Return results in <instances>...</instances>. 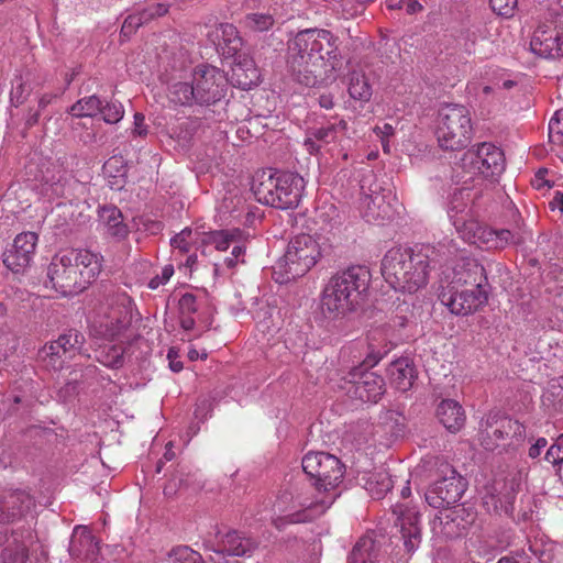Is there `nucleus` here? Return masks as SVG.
I'll return each mask as SVG.
<instances>
[{
	"instance_id": "1",
	"label": "nucleus",
	"mask_w": 563,
	"mask_h": 563,
	"mask_svg": "<svg viewBox=\"0 0 563 563\" xmlns=\"http://www.w3.org/2000/svg\"><path fill=\"white\" fill-rule=\"evenodd\" d=\"M301 464L303 472L313 479L312 486L291 497L287 515L275 521L277 528L285 523L312 520L324 514L339 496L336 488L342 483L344 466L336 456L325 452H309L302 457Z\"/></svg>"
},
{
	"instance_id": "2",
	"label": "nucleus",
	"mask_w": 563,
	"mask_h": 563,
	"mask_svg": "<svg viewBox=\"0 0 563 563\" xmlns=\"http://www.w3.org/2000/svg\"><path fill=\"white\" fill-rule=\"evenodd\" d=\"M287 64L307 87L333 82L342 67L338 38L328 30H302L288 42Z\"/></svg>"
},
{
	"instance_id": "3",
	"label": "nucleus",
	"mask_w": 563,
	"mask_h": 563,
	"mask_svg": "<svg viewBox=\"0 0 563 563\" xmlns=\"http://www.w3.org/2000/svg\"><path fill=\"white\" fill-rule=\"evenodd\" d=\"M102 256L86 249L58 252L47 267V285L62 296H74L88 288L102 271Z\"/></svg>"
},
{
	"instance_id": "4",
	"label": "nucleus",
	"mask_w": 563,
	"mask_h": 563,
	"mask_svg": "<svg viewBox=\"0 0 563 563\" xmlns=\"http://www.w3.org/2000/svg\"><path fill=\"white\" fill-rule=\"evenodd\" d=\"M434 253L429 245L417 250L393 247L382 261V274L395 290L415 294L428 284Z\"/></svg>"
},
{
	"instance_id": "5",
	"label": "nucleus",
	"mask_w": 563,
	"mask_h": 563,
	"mask_svg": "<svg viewBox=\"0 0 563 563\" xmlns=\"http://www.w3.org/2000/svg\"><path fill=\"white\" fill-rule=\"evenodd\" d=\"M133 302L123 294L119 295L102 309L91 325V335L95 340H103L97 343L95 358L107 367H118L123 362V347L112 343L130 327L132 321Z\"/></svg>"
},
{
	"instance_id": "6",
	"label": "nucleus",
	"mask_w": 563,
	"mask_h": 563,
	"mask_svg": "<svg viewBox=\"0 0 563 563\" xmlns=\"http://www.w3.org/2000/svg\"><path fill=\"white\" fill-rule=\"evenodd\" d=\"M369 280V271L363 266H352L333 275L320 295L322 316L338 320L354 311L362 302Z\"/></svg>"
},
{
	"instance_id": "7",
	"label": "nucleus",
	"mask_w": 563,
	"mask_h": 563,
	"mask_svg": "<svg viewBox=\"0 0 563 563\" xmlns=\"http://www.w3.org/2000/svg\"><path fill=\"white\" fill-rule=\"evenodd\" d=\"M448 213L461 239L479 249H504L515 242V236L509 230H494L473 219L471 209L464 201V190L454 194Z\"/></svg>"
},
{
	"instance_id": "8",
	"label": "nucleus",
	"mask_w": 563,
	"mask_h": 563,
	"mask_svg": "<svg viewBox=\"0 0 563 563\" xmlns=\"http://www.w3.org/2000/svg\"><path fill=\"white\" fill-rule=\"evenodd\" d=\"M322 257L319 239L301 233L291 238L286 250L272 267L273 279L280 285L305 276Z\"/></svg>"
},
{
	"instance_id": "9",
	"label": "nucleus",
	"mask_w": 563,
	"mask_h": 563,
	"mask_svg": "<svg viewBox=\"0 0 563 563\" xmlns=\"http://www.w3.org/2000/svg\"><path fill=\"white\" fill-rule=\"evenodd\" d=\"M473 123L468 109L461 104H445L438 114L437 140L444 150L466 147L473 137Z\"/></svg>"
},
{
	"instance_id": "10",
	"label": "nucleus",
	"mask_w": 563,
	"mask_h": 563,
	"mask_svg": "<svg viewBox=\"0 0 563 563\" xmlns=\"http://www.w3.org/2000/svg\"><path fill=\"white\" fill-rule=\"evenodd\" d=\"M441 473L443 477L434 482L426 493V501L433 508L444 509L439 517L441 522L443 519L454 521L455 515L463 509L449 510L448 508L461 499L465 492V483L448 463L441 464Z\"/></svg>"
},
{
	"instance_id": "11",
	"label": "nucleus",
	"mask_w": 563,
	"mask_h": 563,
	"mask_svg": "<svg viewBox=\"0 0 563 563\" xmlns=\"http://www.w3.org/2000/svg\"><path fill=\"white\" fill-rule=\"evenodd\" d=\"M489 287L457 286L451 288L442 284L439 288V300L451 313L468 316L485 306L488 301Z\"/></svg>"
},
{
	"instance_id": "12",
	"label": "nucleus",
	"mask_w": 563,
	"mask_h": 563,
	"mask_svg": "<svg viewBox=\"0 0 563 563\" xmlns=\"http://www.w3.org/2000/svg\"><path fill=\"white\" fill-rule=\"evenodd\" d=\"M365 190V183L362 185ZM399 202L391 189L382 188L378 184L371 185L361 199V212L367 222L382 224L391 220L397 213Z\"/></svg>"
},
{
	"instance_id": "13",
	"label": "nucleus",
	"mask_w": 563,
	"mask_h": 563,
	"mask_svg": "<svg viewBox=\"0 0 563 563\" xmlns=\"http://www.w3.org/2000/svg\"><path fill=\"white\" fill-rule=\"evenodd\" d=\"M340 385L349 395L364 402H377L384 394V379L362 364L352 368Z\"/></svg>"
},
{
	"instance_id": "14",
	"label": "nucleus",
	"mask_w": 563,
	"mask_h": 563,
	"mask_svg": "<svg viewBox=\"0 0 563 563\" xmlns=\"http://www.w3.org/2000/svg\"><path fill=\"white\" fill-rule=\"evenodd\" d=\"M563 8V0H560ZM531 52L542 58L563 57V16L539 25L530 41Z\"/></svg>"
},
{
	"instance_id": "15",
	"label": "nucleus",
	"mask_w": 563,
	"mask_h": 563,
	"mask_svg": "<svg viewBox=\"0 0 563 563\" xmlns=\"http://www.w3.org/2000/svg\"><path fill=\"white\" fill-rule=\"evenodd\" d=\"M191 81L200 104L216 102L223 96L224 76L213 66H197L191 74Z\"/></svg>"
},
{
	"instance_id": "16",
	"label": "nucleus",
	"mask_w": 563,
	"mask_h": 563,
	"mask_svg": "<svg viewBox=\"0 0 563 563\" xmlns=\"http://www.w3.org/2000/svg\"><path fill=\"white\" fill-rule=\"evenodd\" d=\"M465 165L470 164L474 173L484 177L499 176L505 169L504 153L490 143H482L476 151H468L464 155Z\"/></svg>"
},
{
	"instance_id": "17",
	"label": "nucleus",
	"mask_w": 563,
	"mask_h": 563,
	"mask_svg": "<svg viewBox=\"0 0 563 563\" xmlns=\"http://www.w3.org/2000/svg\"><path fill=\"white\" fill-rule=\"evenodd\" d=\"M275 185L271 207L285 210L299 205L306 187L305 179L300 175L278 173Z\"/></svg>"
},
{
	"instance_id": "18",
	"label": "nucleus",
	"mask_w": 563,
	"mask_h": 563,
	"mask_svg": "<svg viewBox=\"0 0 563 563\" xmlns=\"http://www.w3.org/2000/svg\"><path fill=\"white\" fill-rule=\"evenodd\" d=\"M82 343V335L77 331H69L62 334L56 341L44 345L38 351V357L46 367L60 369L64 365V357L79 349Z\"/></svg>"
},
{
	"instance_id": "19",
	"label": "nucleus",
	"mask_w": 563,
	"mask_h": 563,
	"mask_svg": "<svg viewBox=\"0 0 563 563\" xmlns=\"http://www.w3.org/2000/svg\"><path fill=\"white\" fill-rule=\"evenodd\" d=\"M444 283L451 288L457 286L489 287L484 266L474 258H462L457 262L452 268V273L445 277Z\"/></svg>"
},
{
	"instance_id": "20",
	"label": "nucleus",
	"mask_w": 563,
	"mask_h": 563,
	"mask_svg": "<svg viewBox=\"0 0 563 563\" xmlns=\"http://www.w3.org/2000/svg\"><path fill=\"white\" fill-rule=\"evenodd\" d=\"M37 244L34 232H23L15 236L12 247L3 255V264L13 273L24 271L31 263Z\"/></svg>"
},
{
	"instance_id": "21",
	"label": "nucleus",
	"mask_w": 563,
	"mask_h": 563,
	"mask_svg": "<svg viewBox=\"0 0 563 563\" xmlns=\"http://www.w3.org/2000/svg\"><path fill=\"white\" fill-rule=\"evenodd\" d=\"M519 483L510 481H495L483 496V504L488 511L509 514L512 510Z\"/></svg>"
},
{
	"instance_id": "22",
	"label": "nucleus",
	"mask_w": 563,
	"mask_h": 563,
	"mask_svg": "<svg viewBox=\"0 0 563 563\" xmlns=\"http://www.w3.org/2000/svg\"><path fill=\"white\" fill-rule=\"evenodd\" d=\"M393 514L397 517L396 525L400 527L406 549L410 552L417 549L420 542L419 514L415 507L398 504Z\"/></svg>"
},
{
	"instance_id": "23",
	"label": "nucleus",
	"mask_w": 563,
	"mask_h": 563,
	"mask_svg": "<svg viewBox=\"0 0 563 563\" xmlns=\"http://www.w3.org/2000/svg\"><path fill=\"white\" fill-rule=\"evenodd\" d=\"M347 124L345 120L334 118V122L310 131L303 142V146L309 154H318L319 151L338 140L340 135L345 134Z\"/></svg>"
},
{
	"instance_id": "24",
	"label": "nucleus",
	"mask_w": 563,
	"mask_h": 563,
	"mask_svg": "<svg viewBox=\"0 0 563 563\" xmlns=\"http://www.w3.org/2000/svg\"><path fill=\"white\" fill-rule=\"evenodd\" d=\"M208 549L228 556H241L245 553L244 538L241 533L232 530L219 531L214 540H206Z\"/></svg>"
},
{
	"instance_id": "25",
	"label": "nucleus",
	"mask_w": 563,
	"mask_h": 563,
	"mask_svg": "<svg viewBox=\"0 0 563 563\" xmlns=\"http://www.w3.org/2000/svg\"><path fill=\"white\" fill-rule=\"evenodd\" d=\"M387 374L390 384L400 391H407L417 377L415 364L409 357L395 360L388 367Z\"/></svg>"
},
{
	"instance_id": "26",
	"label": "nucleus",
	"mask_w": 563,
	"mask_h": 563,
	"mask_svg": "<svg viewBox=\"0 0 563 563\" xmlns=\"http://www.w3.org/2000/svg\"><path fill=\"white\" fill-rule=\"evenodd\" d=\"M277 175L272 169H261L252 176L250 190L260 203L271 206Z\"/></svg>"
},
{
	"instance_id": "27",
	"label": "nucleus",
	"mask_w": 563,
	"mask_h": 563,
	"mask_svg": "<svg viewBox=\"0 0 563 563\" xmlns=\"http://www.w3.org/2000/svg\"><path fill=\"white\" fill-rule=\"evenodd\" d=\"M437 416L443 427L450 432H457L465 423L463 407L453 399H443L437 408Z\"/></svg>"
},
{
	"instance_id": "28",
	"label": "nucleus",
	"mask_w": 563,
	"mask_h": 563,
	"mask_svg": "<svg viewBox=\"0 0 563 563\" xmlns=\"http://www.w3.org/2000/svg\"><path fill=\"white\" fill-rule=\"evenodd\" d=\"M69 550L73 555H84L86 559H93L101 552V548L91 531L81 526L75 528Z\"/></svg>"
},
{
	"instance_id": "29",
	"label": "nucleus",
	"mask_w": 563,
	"mask_h": 563,
	"mask_svg": "<svg viewBox=\"0 0 563 563\" xmlns=\"http://www.w3.org/2000/svg\"><path fill=\"white\" fill-rule=\"evenodd\" d=\"M99 221L108 234L118 239L126 236L128 227L123 222L122 213L117 207H102L99 210Z\"/></svg>"
},
{
	"instance_id": "30",
	"label": "nucleus",
	"mask_w": 563,
	"mask_h": 563,
	"mask_svg": "<svg viewBox=\"0 0 563 563\" xmlns=\"http://www.w3.org/2000/svg\"><path fill=\"white\" fill-rule=\"evenodd\" d=\"M479 440L481 444L486 450H494L500 445L504 440V434L500 433L498 422H496V413H489L479 423Z\"/></svg>"
},
{
	"instance_id": "31",
	"label": "nucleus",
	"mask_w": 563,
	"mask_h": 563,
	"mask_svg": "<svg viewBox=\"0 0 563 563\" xmlns=\"http://www.w3.org/2000/svg\"><path fill=\"white\" fill-rule=\"evenodd\" d=\"M196 89L192 81H176L168 88V97L172 102L181 106H188L192 102L198 103V96L195 93Z\"/></svg>"
},
{
	"instance_id": "32",
	"label": "nucleus",
	"mask_w": 563,
	"mask_h": 563,
	"mask_svg": "<svg viewBox=\"0 0 563 563\" xmlns=\"http://www.w3.org/2000/svg\"><path fill=\"white\" fill-rule=\"evenodd\" d=\"M391 476L386 471L372 474L365 481V489L373 498L379 499L393 487Z\"/></svg>"
},
{
	"instance_id": "33",
	"label": "nucleus",
	"mask_w": 563,
	"mask_h": 563,
	"mask_svg": "<svg viewBox=\"0 0 563 563\" xmlns=\"http://www.w3.org/2000/svg\"><path fill=\"white\" fill-rule=\"evenodd\" d=\"M347 91L350 97L366 102L372 97V87L365 77V75L361 71H352L349 79Z\"/></svg>"
},
{
	"instance_id": "34",
	"label": "nucleus",
	"mask_w": 563,
	"mask_h": 563,
	"mask_svg": "<svg viewBox=\"0 0 563 563\" xmlns=\"http://www.w3.org/2000/svg\"><path fill=\"white\" fill-rule=\"evenodd\" d=\"M350 563H376L374 541L368 537L361 538L354 545Z\"/></svg>"
},
{
	"instance_id": "35",
	"label": "nucleus",
	"mask_w": 563,
	"mask_h": 563,
	"mask_svg": "<svg viewBox=\"0 0 563 563\" xmlns=\"http://www.w3.org/2000/svg\"><path fill=\"white\" fill-rule=\"evenodd\" d=\"M100 111L101 100L97 96L81 98L69 109V113L76 118H92Z\"/></svg>"
},
{
	"instance_id": "36",
	"label": "nucleus",
	"mask_w": 563,
	"mask_h": 563,
	"mask_svg": "<svg viewBox=\"0 0 563 563\" xmlns=\"http://www.w3.org/2000/svg\"><path fill=\"white\" fill-rule=\"evenodd\" d=\"M37 190L42 198L53 201L66 195V181H64L62 177L55 178V176L51 179L45 178L37 187Z\"/></svg>"
},
{
	"instance_id": "37",
	"label": "nucleus",
	"mask_w": 563,
	"mask_h": 563,
	"mask_svg": "<svg viewBox=\"0 0 563 563\" xmlns=\"http://www.w3.org/2000/svg\"><path fill=\"white\" fill-rule=\"evenodd\" d=\"M241 236L240 230H225V231H213L206 234L205 242L213 244L217 250L225 251L229 246L239 241Z\"/></svg>"
},
{
	"instance_id": "38",
	"label": "nucleus",
	"mask_w": 563,
	"mask_h": 563,
	"mask_svg": "<svg viewBox=\"0 0 563 563\" xmlns=\"http://www.w3.org/2000/svg\"><path fill=\"white\" fill-rule=\"evenodd\" d=\"M214 36L218 40V42L214 41V44L221 47V37L224 45L228 46V53H235L238 51L240 38L236 36V29L234 25L230 23L218 25L214 30Z\"/></svg>"
},
{
	"instance_id": "39",
	"label": "nucleus",
	"mask_w": 563,
	"mask_h": 563,
	"mask_svg": "<svg viewBox=\"0 0 563 563\" xmlns=\"http://www.w3.org/2000/svg\"><path fill=\"white\" fill-rule=\"evenodd\" d=\"M496 422H498L500 433L504 434V440L516 439L521 441L525 438L526 429L519 421L496 413Z\"/></svg>"
},
{
	"instance_id": "40",
	"label": "nucleus",
	"mask_w": 563,
	"mask_h": 563,
	"mask_svg": "<svg viewBox=\"0 0 563 563\" xmlns=\"http://www.w3.org/2000/svg\"><path fill=\"white\" fill-rule=\"evenodd\" d=\"M4 563H25L27 559V547L25 542L13 540L12 544L7 545L2 551Z\"/></svg>"
},
{
	"instance_id": "41",
	"label": "nucleus",
	"mask_w": 563,
	"mask_h": 563,
	"mask_svg": "<svg viewBox=\"0 0 563 563\" xmlns=\"http://www.w3.org/2000/svg\"><path fill=\"white\" fill-rule=\"evenodd\" d=\"M201 560L200 553L187 545L175 547L168 553L169 563H200Z\"/></svg>"
},
{
	"instance_id": "42",
	"label": "nucleus",
	"mask_w": 563,
	"mask_h": 563,
	"mask_svg": "<svg viewBox=\"0 0 563 563\" xmlns=\"http://www.w3.org/2000/svg\"><path fill=\"white\" fill-rule=\"evenodd\" d=\"M549 139L555 145H563V109L558 110L549 122Z\"/></svg>"
},
{
	"instance_id": "43",
	"label": "nucleus",
	"mask_w": 563,
	"mask_h": 563,
	"mask_svg": "<svg viewBox=\"0 0 563 563\" xmlns=\"http://www.w3.org/2000/svg\"><path fill=\"white\" fill-rule=\"evenodd\" d=\"M103 114V121L109 124L118 123L124 115V108L121 102L111 101L106 106L101 104V111Z\"/></svg>"
},
{
	"instance_id": "44",
	"label": "nucleus",
	"mask_w": 563,
	"mask_h": 563,
	"mask_svg": "<svg viewBox=\"0 0 563 563\" xmlns=\"http://www.w3.org/2000/svg\"><path fill=\"white\" fill-rule=\"evenodd\" d=\"M147 23L142 11L129 14L121 27V35L124 37L131 36L140 26Z\"/></svg>"
},
{
	"instance_id": "45",
	"label": "nucleus",
	"mask_w": 563,
	"mask_h": 563,
	"mask_svg": "<svg viewBox=\"0 0 563 563\" xmlns=\"http://www.w3.org/2000/svg\"><path fill=\"white\" fill-rule=\"evenodd\" d=\"M170 4L166 2H154L147 4L141 11L148 23L155 18L164 16L169 11Z\"/></svg>"
},
{
	"instance_id": "46",
	"label": "nucleus",
	"mask_w": 563,
	"mask_h": 563,
	"mask_svg": "<svg viewBox=\"0 0 563 563\" xmlns=\"http://www.w3.org/2000/svg\"><path fill=\"white\" fill-rule=\"evenodd\" d=\"M11 498L14 499V500H12V504H14L15 500H19L21 503V505L11 515H4L3 511H0V521L10 520L11 518H14L15 516L21 515L25 509H29L32 505V499L25 493H19L14 496H11Z\"/></svg>"
},
{
	"instance_id": "47",
	"label": "nucleus",
	"mask_w": 563,
	"mask_h": 563,
	"mask_svg": "<svg viewBox=\"0 0 563 563\" xmlns=\"http://www.w3.org/2000/svg\"><path fill=\"white\" fill-rule=\"evenodd\" d=\"M490 7L494 12L504 16H511L518 0H489Z\"/></svg>"
},
{
	"instance_id": "48",
	"label": "nucleus",
	"mask_w": 563,
	"mask_h": 563,
	"mask_svg": "<svg viewBox=\"0 0 563 563\" xmlns=\"http://www.w3.org/2000/svg\"><path fill=\"white\" fill-rule=\"evenodd\" d=\"M274 24V20L269 14H253L249 15V29H253L255 31H266L272 27Z\"/></svg>"
},
{
	"instance_id": "49",
	"label": "nucleus",
	"mask_w": 563,
	"mask_h": 563,
	"mask_svg": "<svg viewBox=\"0 0 563 563\" xmlns=\"http://www.w3.org/2000/svg\"><path fill=\"white\" fill-rule=\"evenodd\" d=\"M174 275L173 265H166L162 268L159 275H156L148 282V287L151 289H157L159 286L165 285L170 277Z\"/></svg>"
},
{
	"instance_id": "50",
	"label": "nucleus",
	"mask_w": 563,
	"mask_h": 563,
	"mask_svg": "<svg viewBox=\"0 0 563 563\" xmlns=\"http://www.w3.org/2000/svg\"><path fill=\"white\" fill-rule=\"evenodd\" d=\"M545 460L553 465L563 463V449L560 445L559 439L548 449Z\"/></svg>"
},
{
	"instance_id": "51",
	"label": "nucleus",
	"mask_w": 563,
	"mask_h": 563,
	"mask_svg": "<svg viewBox=\"0 0 563 563\" xmlns=\"http://www.w3.org/2000/svg\"><path fill=\"white\" fill-rule=\"evenodd\" d=\"M190 235H191V230L185 229L179 234L174 236L172 239L170 243L175 249H179L183 252H188Z\"/></svg>"
},
{
	"instance_id": "52",
	"label": "nucleus",
	"mask_w": 563,
	"mask_h": 563,
	"mask_svg": "<svg viewBox=\"0 0 563 563\" xmlns=\"http://www.w3.org/2000/svg\"><path fill=\"white\" fill-rule=\"evenodd\" d=\"M179 308L183 313H192L197 310L196 297L191 294H185L179 299Z\"/></svg>"
},
{
	"instance_id": "53",
	"label": "nucleus",
	"mask_w": 563,
	"mask_h": 563,
	"mask_svg": "<svg viewBox=\"0 0 563 563\" xmlns=\"http://www.w3.org/2000/svg\"><path fill=\"white\" fill-rule=\"evenodd\" d=\"M23 92H24V85L21 79H16L15 84L13 85L11 92H10L11 102L14 106L22 103Z\"/></svg>"
},
{
	"instance_id": "54",
	"label": "nucleus",
	"mask_w": 563,
	"mask_h": 563,
	"mask_svg": "<svg viewBox=\"0 0 563 563\" xmlns=\"http://www.w3.org/2000/svg\"><path fill=\"white\" fill-rule=\"evenodd\" d=\"M239 262L244 263V247L241 245L233 246L231 256L225 260L228 267H233Z\"/></svg>"
},
{
	"instance_id": "55",
	"label": "nucleus",
	"mask_w": 563,
	"mask_h": 563,
	"mask_svg": "<svg viewBox=\"0 0 563 563\" xmlns=\"http://www.w3.org/2000/svg\"><path fill=\"white\" fill-rule=\"evenodd\" d=\"M421 8L417 0H398L397 2V10H404L409 14L418 12Z\"/></svg>"
},
{
	"instance_id": "56",
	"label": "nucleus",
	"mask_w": 563,
	"mask_h": 563,
	"mask_svg": "<svg viewBox=\"0 0 563 563\" xmlns=\"http://www.w3.org/2000/svg\"><path fill=\"white\" fill-rule=\"evenodd\" d=\"M133 134L137 136H145L147 134V126L145 125V118L142 113L134 114Z\"/></svg>"
},
{
	"instance_id": "57",
	"label": "nucleus",
	"mask_w": 563,
	"mask_h": 563,
	"mask_svg": "<svg viewBox=\"0 0 563 563\" xmlns=\"http://www.w3.org/2000/svg\"><path fill=\"white\" fill-rule=\"evenodd\" d=\"M545 175H547V170H543V169L539 170L534 175V177L531 181L533 188H536L538 190H543V189L550 188V183L545 178Z\"/></svg>"
},
{
	"instance_id": "58",
	"label": "nucleus",
	"mask_w": 563,
	"mask_h": 563,
	"mask_svg": "<svg viewBox=\"0 0 563 563\" xmlns=\"http://www.w3.org/2000/svg\"><path fill=\"white\" fill-rule=\"evenodd\" d=\"M548 441L545 438H539L536 443L529 449V456L536 459L541 454V451L547 446Z\"/></svg>"
},
{
	"instance_id": "59",
	"label": "nucleus",
	"mask_w": 563,
	"mask_h": 563,
	"mask_svg": "<svg viewBox=\"0 0 563 563\" xmlns=\"http://www.w3.org/2000/svg\"><path fill=\"white\" fill-rule=\"evenodd\" d=\"M374 131L380 137V140H387L389 136L394 135V128L389 123H384L382 126H376Z\"/></svg>"
},
{
	"instance_id": "60",
	"label": "nucleus",
	"mask_w": 563,
	"mask_h": 563,
	"mask_svg": "<svg viewBox=\"0 0 563 563\" xmlns=\"http://www.w3.org/2000/svg\"><path fill=\"white\" fill-rule=\"evenodd\" d=\"M169 367L173 372L178 373L183 369V363L177 360V354L174 350H169L167 354Z\"/></svg>"
},
{
	"instance_id": "61",
	"label": "nucleus",
	"mask_w": 563,
	"mask_h": 563,
	"mask_svg": "<svg viewBox=\"0 0 563 563\" xmlns=\"http://www.w3.org/2000/svg\"><path fill=\"white\" fill-rule=\"evenodd\" d=\"M550 208L552 210H560L563 212V192L556 191L553 199L550 201Z\"/></svg>"
},
{
	"instance_id": "62",
	"label": "nucleus",
	"mask_w": 563,
	"mask_h": 563,
	"mask_svg": "<svg viewBox=\"0 0 563 563\" xmlns=\"http://www.w3.org/2000/svg\"><path fill=\"white\" fill-rule=\"evenodd\" d=\"M319 104L321 108L331 109L334 104L332 95H321L319 98Z\"/></svg>"
},
{
	"instance_id": "63",
	"label": "nucleus",
	"mask_w": 563,
	"mask_h": 563,
	"mask_svg": "<svg viewBox=\"0 0 563 563\" xmlns=\"http://www.w3.org/2000/svg\"><path fill=\"white\" fill-rule=\"evenodd\" d=\"M188 357L189 360L191 361H196L198 358H207V352L203 351L202 353H200L199 351H197L196 349H190L188 351Z\"/></svg>"
},
{
	"instance_id": "64",
	"label": "nucleus",
	"mask_w": 563,
	"mask_h": 563,
	"mask_svg": "<svg viewBox=\"0 0 563 563\" xmlns=\"http://www.w3.org/2000/svg\"><path fill=\"white\" fill-rule=\"evenodd\" d=\"M194 325H195V321L192 318L185 317L181 319V328L184 330L189 331V330L194 329Z\"/></svg>"
}]
</instances>
